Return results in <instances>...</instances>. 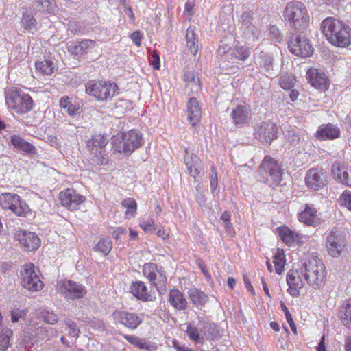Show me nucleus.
I'll return each instance as SVG.
<instances>
[{
    "mask_svg": "<svg viewBox=\"0 0 351 351\" xmlns=\"http://www.w3.org/2000/svg\"><path fill=\"white\" fill-rule=\"evenodd\" d=\"M12 331L10 329L3 330L0 334V350H6L11 345Z\"/></svg>",
    "mask_w": 351,
    "mask_h": 351,
    "instance_id": "a18cd8bd",
    "label": "nucleus"
},
{
    "mask_svg": "<svg viewBox=\"0 0 351 351\" xmlns=\"http://www.w3.org/2000/svg\"><path fill=\"white\" fill-rule=\"evenodd\" d=\"M321 28L327 40L333 45L345 47L351 44V29L342 21L328 17L322 22Z\"/></svg>",
    "mask_w": 351,
    "mask_h": 351,
    "instance_id": "f257e3e1",
    "label": "nucleus"
},
{
    "mask_svg": "<svg viewBox=\"0 0 351 351\" xmlns=\"http://www.w3.org/2000/svg\"><path fill=\"white\" fill-rule=\"evenodd\" d=\"M35 66L37 71L47 75H51L54 72L55 63L49 60H45L40 62H36Z\"/></svg>",
    "mask_w": 351,
    "mask_h": 351,
    "instance_id": "a19ab883",
    "label": "nucleus"
},
{
    "mask_svg": "<svg viewBox=\"0 0 351 351\" xmlns=\"http://www.w3.org/2000/svg\"><path fill=\"white\" fill-rule=\"evenodd\" d=\"M21 23L23 27L29 32L36 29V21L33 16L31 9H26L23 12V17L21 19Z\"/></svg>",
    "mask_w": 351,
    "mask_h": 351,
    "instance_id": "58836bf2",
    "label": "nucleus"
},
{
    "mask_svg": "<svg viewBox=\"0 0 351 351\" xmlns=\"http://www.w3.org/2000/svg\"><path fill=\"white\" fill-rule=\"evenodd\" d=\"M270 38L275 41L280 42L282 39L279 29L276 25H271L268 29Z\"/></svg>",
    "mask_w": 351,
    "mask_h": 351,
    "instance_id": "6e6d98bb",
    "label": "nucleus"
},
{
    "mask_svg": "<svg viewBox=\"0 0 351 351\" xmlns=\"http://www.w3.org/2000/svg\"><path fill=\"white\" fill-rule=\"evenodd\" d=\"M130 289L133 295L143 302L152 301L154 298L142 281L133 282Z\"/></svg>",
    "mask_w": 351,
    "mask_h": 351,
    "instance_id": "bb28decb",
    "label": "nucleus"
},
{
    "mask_svg": "<svg viewBox=\"0 0 351 351\" xmlns=\"http://www.w3.org/2000/svg\"><path fill=\"white\" fill-rule=\"evenodd\" d=\"M283 17L289 26L299 33H304L308 27L310 16L305 5L300 1L288 2L283 10Z\"/></svg>",
    "mask_w": 351,
    "mask_h": 351,
    "instance_id": "f03ea898",
    "label": "nucleus"
},
{
    "mask_svg": "<svg viewBox=\"0 0 351 351\" xmlns=\"http://www.w3.org/2000/svg\"><path fill=\"white\" fill-rule=\"evenodd\" d=\"M298 218L307 226H316L319 224L317 210L312 204H306L304 209L298 214Z\"/></svg>",
    "mask_w": 351,
    "mask_h": 351,
    "instance_id": "393cba45",
    "label": "nucleus"
},
{
    "mask_svg": "<svg viewBox=\"0 0 351 351\" xmlns=\"http://www.w3.org/2000/svg\"><path fill=\"white\" fill-rule=\"evenodd\" d=\"M252 10L243 13V34H245V38L249 40H254L255 36V26L252 24Z\"/></svg>",
    "mask_w": 351,
    "mask_h": 351,
    "instance_id": "7c9ffc66",
    "label": "nucleus"
},
{
    "mask_svg": "<svg viewBox=\"0 0 351 351\" xmlns=\"http://www.w3.org/2000/svg\"><path fill=\"white\" fill-rule=\"evenodd\" d=\"M340 128L332 123L322 124L316 132L315 136L319 141L333 140L340 136Z\"/></svg>",
    "mask_w": 351,
    "mask_h": 351,
    "instance_id": "4be33fe9",
    "label": "nucleus"
},
{
    "mask_svg": "<svg viewBox=\"0 0 351 351\" xmlns=\"http://www.w3.org/2000/svg\"><path fill=\"white\" fill-rule=\"evenodd\" d=\"M113 317L116 322L123 325L130 330L137 328L144 319V315L143 313H136L125 311H116L113 313Z\"/></svg>",
    "mask_w": 351,
    "mask_h": 351,
    "instance_id": "4468645a",
    "label": "nucleus"
},
{
    "mask_svg": "<svg viewBox=\"0 0 351 351\" xmlns=\"http://www.w3.org/2000/svg\"><path fill=\"white\" fill-rule=\"evenodd\" d=\"M149 62H150V64L152 65L154 69L158 70L160 69V57L156 52H153L152 53V56L149 60Z\"/></svg>",
    "mask_w": 351,
    "mask_h": 351,
    "instance_id": "680f3d73",
    "label": "nucleus"
},
{
    "mask_svg": "<svg viewBox=\"0 0 351 351\" xmlns=\"http://www.w3.org/2000/svg\"><path fill=\"white\" fill-rule=\"evenodd\" d=\"M143 143L141 132L136 130H130L128 132L118 133L112 137L114 149L125 155H130Z\"/></svg>",
    "mask_w": 351,
    "mask_h": 351,
    "instance_id": "20e7f679",
    "label": "nucleus"
},
{
    "mask_svg": "<svg viewBox=\"0 0 351 351\" xmlns=\"http://www.w3.org/2000/svg\"><path fill=\"white\" fill-rule=\"evenodd\" d=\"M140 227L147 232H152L156 229L153 219L142 221L140 223Z\"/></svg>",
    "mask_w": 351,
    "mask_h": 351,
    "instance_id": "13d9d810",
    "label": "nucleus"
},
{
    "mask_svg": "<svg viewBox=\"0 0 351 351\" xmlns=\"http://www.w3.org/2000/svg\"><path fill=\"white\" fill-rule=\"evenodd\" d=\"M346 246V235L340 230H332L326 238V247L332 257L339 256Z\"/></svg>",
    "mask_w": 351,
    "mask_h": 351,
    "instance_id": "ddd939ff",
    "label": "nucleus"
},
{
    "mask_svg": "<svg viewBox=\"0 0 351 351\" xmlns=\"http://www.w3.org/2000/svg\"><path fill=\"white\" fill-rule=\"evenodd\" d=\"M340 204L351 211V191L346 190L339 198Z\"/></svg>",
    "mask_w": 351,
    "mask_h": 351,
    "instance_id": "3c124183",
    "label": "nucleus"
},
{
    "mask_svg": "<svg viewBox=\"0 0 351 351\" xmlns=\"http://www.w3.org/2000/svg\"><path fill=\"white\" fill-rule=\"evenodd\" d=\"M331 170L334 179L344 185L351 186V179L349 178L347 169L343 162L334 163Z\"/></svg>",
    "mask_w": 351,
    "mask_h": 351,
    "instance_id": "cd10ccee",
    "label": "nucleus"
},
{
    "mask_svg": "<svg viewBox=\"0 0 351 351\" xmlns=\"http://www.w3.org/2000/svg\"><path fill=\"white\" fill-rule=\"evenodd\" d=\"M168 301L178 311H184L188 308V302L184 295L178 289H171L168 295Z\"/></svg>",
    "mask_w": 351,
    "mask_h": 351,
    "instance_id": "a878e982",
    "label": "nucleus"
},
{
    "mask_svg": "<svg viewBox=\"0 0 351 351\" xmlns=\"http://www.w3.org/2000/svg\"><path fill=\"white\" fill-rule=\"evenodd\" d=\"M186 45L191 53L195 55L198 51L197 35L195 33V27L190 26L186 32Z\"/></svg>",
    "mask_w": 351,
    "mask_h": 351,
    "instance_id": "4c0bfd02",
    "label": "nucleus"
},
{
    "mask_svg": "<svg viewBox=\"0 0 351 351\" xmlns=\"http://www.w3.org/2000/svg\"><path fill=\"white\" fill-rule=\"evenodd\" d=\"M305 184L309 189L319 191L326 184V174L322 169H311L306 174Z\"/></svg>",
    "mask_w": 351,
    "mask_h": 351,
    "instance_id": "a211bd4d",
    "label": "nucleus"
},
{
    "mask_svg": "<svg viewBox=\"0 0 351 351\" xmlns=\"http://www.w3.org/2000/svg\"><path fill=\"white\" fill-rule=\"evenodd\" d=\"M95 42L93 40L84 39L71 43L68 46V51L71 55L79 58L88 53L94 47Z\"/></svg>",
    "mask_w": 351,
    "mask_h": 351,
    "instance_id": "412c9836",
    "label": "nucleus"
},
{
    "mask_svg": "<svg viewBox=\"0 0 351 351\" xmlns=\"http://www.w3.org/2000/svg\"><path fill=\"white\" fill-rule=\"evenodd\" d=\"M43 319H44L45 322L49 324H54L58 320V315L54 314L52 312H47L45 314Z\"/></svg>",
    "mask_w": 351,
    "mask_h": 351,
    "instance_id": "052dcab7",
    "label": "nucleus"
},
{
    "mask_svg": "<svg viewBox=\"0 0 351 351\" xmlns=\"http://www.w3.org/2000/svg\"><path fill=\"white\" fill-rule=\"evenodd\" d=\"M33 8L36 12H53L56 9L54 0H34Z\"/></svg>",
    "mask_w": 351,
    "mask_h": 351,
    "instance_id": "e433bc0d",
    "label": "nucleus"
},
{
    "mask_svg": "<svg viewBox=\"0 0 351 351\" xmlns=\"http://www.w3.org/2000/svg\"><path fill=\"white\" fill-rule=\"evenodd\" d=\"M306 77L311 86L318 90H326L328 87V78L317 69H309L306 72Z\"/></svg>",
    "mask_w": 351,
    "mask_h": 351,
    "instance_id": "aec40b11",
    "label": "nucleus"
},
{
    "mask_svg": "<svg viewBox=\"0 0 351 351\" xmlns=\"http://www.w3.org/2000/svg\"><path fill=\"white\" fill-rule=\"evenodd\" d=\"M231 117L233 123L236 125H239L241 123V106L237 104V107L234 108L231 113Z\"/></svg>",
    "mask_w": 351,
    "mask_h": 351,
    "instance_id": "864d4df0",
    "label": "nucleus"
},
{
    "mask_svg": "<svg viewBox=\"0 0 351 351\" xmlns=\"http://www.w3.org/2000/svg\"><path fill=\"white\" fill-rule=\"evenodd\" d=\"M188 119L190 123L195 126L199 123L202 111L195 97H191L187 103Z\"/></svg>",
    "mask_w": 351,
    "mask_h": 351,
    "instance_id": "c85d7f7f",
    "label": "nucleus"
},
{
    "mask_svg": "<svg viewBox=\"0 0 351 351\" xmlns=\"http://www.w3.org/2000/svg\"><path fill=\"white\" fill-rule=\"evenodd\" d=\"M8 107L18 114H25L32 110L33 100L29 94L16 87H11L5 92Z\"/></svg>",
    "mask_w": 351,
    "mask_h": 351,
    "instance_id": "423d86ee",
    "label": "nucleus"
},
{
    "mask_svg": "<svg viewBox=\"0 0 351 351\" xmlns=\"http://www.w3.org/2000/svg\"><path fill=\"white\" fill-rule=\"evenodd\" d=\"M260 65L266 70V71L269 72L272 69V64L273 59L271 56L262 53L260 56Z\"/></svg>",
    "mask_w": 351,
    "mask_h": 351,
    "instance_id": "de8ad7c7",
    "label": "nucleus"
},
{
    "mask_svg": "<svg viewBox=\"0 0 351 351\" xmlns=\"http://www.w3.org/2000/svg\"><path fill=\"white\" fill-rule=\"evenodd\" d=\"M184 163L188 173L194 178L199 176L202 171L201 160L194 154L189 153L188 149H185Z\"/></svg>",
    "mask_w": 351,
    "mask_h": 351,
    "instance_id": "5701e85b",
    "label": "nucleus"
},
{
    "mask_svg": "<svg viewBox=\"0 0 351 351\" xmlns=\"http://www.w3.org/2000/svg\"><path fill=\"white\" fill-rule=\"evenodd\" d=\"M185 90L189 95L197 94L201 90L199 80L197 78L193 82L186 84Z\"/></svg>",
    "mask_w": 351,
    "mask_h": 351,
    "instance_id": "49530a36",
    "label": "nucleus"
},
{
    "mask_svg": "<svg viewBox=\"0 0 351 351\" xmlns=\"http://www.w3.org/2000/svg\"><path fill=\"white\" fill-rule=\"evenodd\" d=\"M16 236L21 247L27 251L35 250L40 246V239L34 232L19 230L16 232Z\"/></svg>",
    "mask_w": 351,
    "mask_h": 351,
    "instance_id": "6ab92c4d",
    "label": "nucleus"
},
{
    "mask_svg": "<svg viewBox=\"0 0 351 351\" xmlns=\"http://www.w3.org/2000/svg\"><path fill=\"white\" fill-rule=\"evenodd\" d=\"M59 105L69 116H75L81 112L80 105L73 104L68 96L62 97L60 99Z\"/></svg>",
    "mask_w": 351,
    "mask_h": 351,
    "instance_id": "c9c22d12",
    "label": "nucleus"
},
{
    "mask_svg": "<svg viewBox=\"0 0 351 351\" xmlns=\"http://www.w3.org/2000/svg\"><path fill=\"white\" fill-rule=\"evenodd\" d=\"M193 4L191 3L189 1H188L185 3L184 6V12L188 13L189 15L193 14Z\"/></svg>",
    "mask_w": 351,
    "mask_h": 351,
    "instance_id": "774afa93",
    "label": "nucleus"
},
{
    "mask_svg": "<svg viewBox=\"0 0 351 351\" xmlns=\"http://www.w3.org/2000/svg\"><path fill=\"white\" fill-rule=\"evenodd\" d=\"M186 333L189 339L196 343H202L204 338L216 339L221 337L222 332L213 322L199 321L197 326L195 322L188 324Z\"/></svg>",
    "mask_w": 351,
    "mask_h": 351,
    "instance_id": "39448f33",
    "label": "nucleus"
},
{
    "mask_svg": "<svg viewBox=\"0 0 351 351\" xmlns=\"http://www.w3.org/2000/svg\"><path fill=\"white\" fill-rule=\"evenodd\" d=\"M0 205L4 210H10L19 217H25L29 212L27 204L16 193H5L0 195Z\"/></svg>",
    "mask_w": 351,
    "mask_h": 351,
    "instance_id": "9b49d317",
    "label": "nucleus"
},
{
    "mask_svg": "<svg viewBox=\"0 0 351 351\" xmlns=\"http://www.w3.org/2000/svg\"><path fill=\"white\" fill-rule=\"evenodd\" d=\"M339 317L343 324L351 330V299L341 304L339 310Z\"/></svg>",
    "mask_w": 351,
    "mask_h": 351,
    "instance_id": "72a5a7b5",
    "label": "nucleus"
},
{
    "mask_svg": "<svg viewBox=\"0 0 351 351\" xmlns=\"http://www.w3.org/2000/svg\"><path fill=\"white\" fill-rule=\"evenodd\" d=\"M65 324L68 327L69 335L73 337H78L80 333V329L77 326V324L74 321L71 319L65 320Z\"/></svg>",
    "mask_w": 351,
    "mask_h": 351,
    "instance_id": "8fccbe9b",
    "label": "nucleus"
},
{
    "mask_svg": "<svg viewBox=\"0 0 351 351\" xmlns=\"http://www.w3.org/2000/svg\"><path fill=\"white\" fill-rule=\"evenodd\" d=\"M130 38L136 46H141L142 36L140 31L134 32L132 34H131Z\"/></svg>",
    "mask_w": 351,
    "mask_h": 351,
    "instance_id": "e2e57ef3",
    "label": "nucleus"
},
{
    "mask_svg": "<svg viewBox=\"0 0 351 351\" xmlns=\"http://www.w3.org/2000/svg\"><path fill=\"white\" fill-rule=\"evenodd\" d=\"M138 348L146 351H154L157 349V346L154 343L142 339Z\"/></svg>",
    "mask_w": 351,
    "mask_h": 351,
    "instance_id": "5fc2aeb1",
    "label": "nucleus"
},
{
    "mask_svg": "<svg viewBox=\"0 0 351 351\" xmlns=\"http://www.w3.org/2000/svg\"><path fill=\"white\" fill-rule=\"evenodd\" d=\"M12 145L16 149L28 154H36V148L31 143L25 141L23 138L17 135L10 137Z\"/></svg>",
    "mask_w": 351,
    "mask_h": 351,
    "instance_id": "473e14b6",
    "label": "nucleus"
},
{
    "mask_svg": "<svg viewBox=\"0 0 351 351\" xmlns=\"http://www.w3.org/2000/svg\"><path fill=\"white\" fill-rule=\"evenodd\" d=\"M279 237L285 244L290 246L301 245L304 242L305 239L303 235L287 227L280 228Z\"/></svg>",
    "mask_w": 351,
    "mask_h": 351,
    "instance_id": "b1692460",
    "label": "nucleus"
},
{
    "mask_svg": "<svg viewBox=\"0 0 351 351\" xmlns=\"http://www.w3.org/2000/svg\"><path fill=\"white\" fill-rule=\"evenodd\" d=\"M121 205L127 208L125 212V216L127 218L130 219L134 217L137 209V204L134 199L126 198L122 201Z\"/></svg>",
    "mask_w": 351,
    "mask_h": 351,
    "instance_id": "c03bdc74",
    "label": "nucleus"
},
{
    "mask_svg": "<svg viewBox=\"0 0 351 351\" xmlns=\"http://www.w3.org/2000/svg\"><path fill=\"white\" fill-rule=\"evenodd\" d=\"M143 273L160 294L165 293L167 278L162 267L154 263H147L143 265Z\"/></svg>",
    "mask_w": 351,
    "mask_h": 351,
    "instance_id": "1a4fd4ad",
    "label": "nucleus"
},
{
    "mask_svg": "<svg viewBox=\"0 0 351 351\" xmlns=\"http://www.w3.org/2000/svg\"><path fill=\"white\" fill-rule=\"evenodd\" d=\"M258 173L264 182L270 186L278 185L282 178L280 165L270 156H265L259 167Z\"/></svg>",
    "mask_w": 351,
    "mask_h": 351,
    "instance_id": "0eeeda50",
    "label": "nucleus"
},
{
    "mask_svg": "<svg viewBox=\"0 0 351 351\" xmlns=\"http://www.w3.org/2000/svg\"><path fill=\"white\" fill-rule=\"evenodd\" d=\"M278 128L271 122H263L254 130V137L263 144H270L278 138Z\"/></svg>",
    "mask_w": 351,
    "mask_h": 351,
    "instance_id": "2eb2a0df",
    "label": "nucleus"
},
{
    "mask_svg": "<svg viewBox=\"0 0 351 351\" xmlns=\"http://www.w3.org/2000/svg\"><path fill=\"white\" fill-rule=\"evenodd\" d=\"M91 160L97 165H105L108 162V158L104 149L89 152Z\"/></svg>",
    "mask_w": 351,
    "mask_h": 351,
    "instance_id": "79ce46f5",
    "label": "nucleus"
},
{
    "mask_svg": "<svg viewBox=\"0 0 351 351\" xmlns=\"http://www.w3.org/2000/svg\"><path fill=\"white\" fill-rule=\"evenodd\" d=\"M94 251L108 255L112 250V241L110 238L101 239L93 247Z\"/></svg>",
    "mask_w": 351,
    "mask_h": 351,
    "instance_id": "37998d69",
    "label": "nucleus"
},
{
    "mask_svg": "<svg viewBox=\"0 0 351 351\" xmlns=\"http://www.w3.org/2000/svg\"><path fill=\"white\" fill-rule=\"evenodd\" d=\"M57 290L64 298L68 300L83 298L87 293L84 285L71 280H64L58 282Z\"/></svg>",
    "mask_w": 351,
    "mask_h": 351,
    "instance_id": "f8f14e48",
    "label": "nucleus"
},
{
    "mask_svg": "<svg viewBox=\"0 0 351 351\" xmlns=\"http://www.w3.org/2000/svg\"><path fill=\"white\" fill-rule=\"evenodd\" d=\"M21 285L25 289L30 291H38L44 287V283L40 280V274L35 265L29 263L24 265L20 271Z\"/></svg>",
    "mask_w": 351,
    "mask_h": 351,
    "instance_id": "6e6552de",
    "label": "nucleus"
},
{
    "mask_svg": "<svg viewBox=\"0 0 351 351\" xmlns=\"http://www.w3.org/2000/svg\"><path fill=\"white\" fill-rule=\"evenodd\" d=\"M280 306H281L282 310L285 313V317H286L287 322H291L292 320H293L292 319L291 315L290 312L289 311L288 308L286 307L285 304L282 302H281V303H280Z\"/></svg>",
    "mask_w": 351,
    "mask_h": 351,
    "instance_id": "338daca9",
    "label": "nucleus"
},
{
    "mask_svg": "<svg viewBox=\"0 0 351 351\" xmlns=\"http://www.w3.org/2000/svg\"><path fill=\"white\" fill-rule=\"evenodd\" d=\"M301 273L307 283L314 289H319L324 285L326 272L321 258L311 256L306 259L301 267Z\"/></svg>",
    "mask_w": 351,
    "mask_h": 351,
    "instance_id": "7ed1b4c3",
    "label": "nucleus"
},
{
    "mask_svg": "<svg viewBox=\"0 0 351 351\" xmlns=\"http://www.w3.org/2000/svg\"><path fill=\"white\" fill-rule=\"evenodd\" d=\"M285 261L284 251L279 248L277 249L273 258V263L274 264L276 272L277 274H282L284 270Z\"/></svg>",
    "mask_w": 351,
    "mask_h": 351,
    "instance_id": "ea45409f",
    "label": "nucleus"
},
{
    "mask_svg": "<svg viewBox=\"0 0 351 351\" xmlns=\"http://www.w3.org/2000/svg\"><path fill=\"white\" fill-rule=\"evenodd\" d=\"M188 296L192 304L197 307L204 306L208 300L207 295L201 290L195 288L189 289Z\"/></svg>",
    "mask_w": 351,
    "mask_h": 351,
    "instance_id": "f704fd0d",
    "label": "nucleus"
},
{
    "mask_svg": "<svg viewBox=\"0 0 351 351\" xmlns=\"http://www.w3.org/2000/svg\"><path fill=\"white\" fill-rule=\"evenodd\" d=\"M173 347L177 350V351H189V348L185 346L184 344L180 343L178 341L173 340Z\"/></svg>",
    "mask_w": 351,
    "mask_h": 351,
    "instance_id": "0e129e2a",
    "label": "nucleus"
},
{
    "mask_svg": "<svg viewBox=\"0 0 351 351\" xmlns=\"http://www.w3.org/2000/svg\"><path fill=\"white\" fill-rule=\"evenodd\" d=\"M86 93L98 100H105L114 95L117 86L108 82L90 80L85 84Z\"/></svg>",
    "mask_w": 351,
    "mask_h": 351,
    "instance_id": "9d476101",
    "label": "nucleus"
},
{
    "mask_svg": "<svg viewBox=\"0 0 351 351\" xmlns=\"http://www.w3.org/2000/svg\"><path fill=\"white\" fill-rule=\"evenodd\" d=\"M183 80L186 84L193 82L196 80L195 75L194 73L189 69V68L185 69L184 71Z\"/></svg>",
    "mask_w": 351,
    "mask_h": 351,
    "instance_id": "bf43d9fd",
    "label": "nucleus"
},
{
    "mask_svg": "<svg viewBox=\"0 0 351 351\" xmlns=\"http://www.w3.org/2000/svg\"><path fill=\"white\" fill-rule=\"evenodd\" d=\"M289 48L297 56L308 57L313 53V47L308 40L301 35H296L289 41Z\"/></svg>",
    "mask_w": 351,
    "mask_h": 351,
    "instance_id": "f3484780",
    "label": "nucleus"
},
{
    "mask_svg": "<svg viewBox=\"0 0 351 351\" xmlns=\"http://www.w3.org/2000/svg\"><path fill=\"white\" fill-rule=\"evenodd\" d=\"M173 347L177 350V351H189V348L185 346L184 344L180 343L178 341L173 340Z\"/></svg>",
    "mask_w": 351,
    "mask_h": 351,
    "instance_id": "69168bd1",
    "label": "nucleus"
},
{
    "mask_svg": "<svg viewBox=\"0 0 351 351\" xmlns=\"http://www.w3.org/2000/svg\"><path fill=\"white\" fill-rule=\"evenodd\" d=\"M301 140L299 132L295 130H291L288 134V141L293 146L297 145Z\"/></svg>",
    "mask_w": 351,
    "mask_h": 351,
    "instance_id": "4d7b16f0",
    "label": "nucleus"
},
{
    "mask_svg": "<svg viewBox=\"0 0 351 351\" xmlns=\"http://www.w3.org/2000/svg\"><path fill=\"white\" fill-rule=\"evenodd\" d=\"M59 199L62 206L70 210H76L85 201L86 197L77 193L73 189H66L60 193Z\"/></svg>",
    "mask_w": 351,
    "mask_h": 351,
    "instance_id": "dca6fc26",
    "label": "nucleus"
},
{
    "mask_svg": "<svg viewBox=\"0 0 351 351\" xmlns=\"http://www.w3.org/2000/svg\"><path fill=\"white\" fill-rule=\"evenodd\" d=\"M293 80L294 79L292 75L287 74L281 76L280 80V86L285 90H290L294 86Z\"/></svg>",
    "mask_w": 351,
    "mask_h": 351,
    "instance_id": "09e8293b",
    "label": "nucleus"
},
{
    "mask_svg": "<svg viewBox=\"0 0 351 351\" xmlns=\"http://www.w3.org/2000/svg\"><path fill=\"white\" fill-rule=\"evenodd\" d=\"M210 186L212 193H214L218 186L217 173L215 167L213 165L210 168Z\"/></svg>",
    "mask_w": 351,
    "mask_h": 351,
    "instance_id": "603ef678",
    "label": "nucleus"
},
{
    "mask_svg": "<svg viewBox=\"0 0 351 351\" xmlns=\"http://www.w3.org/2000/svg\"><path fill=\"white\" fill-rule=\"evenodd\" d=\"M287 282L289 287L288 291L292 295L296 296L299 295V289L303 285V281L298 271H290L287 276Z\"/></svg>",
    "mask_w": 351,
    "mask_h": 351,
    "instance_id": "c756f323",
    "label": "nucleus"
},
{
    "mask_svg": "<svg viewBox=\"0 0 351 351\" xmlns=\"http://www.w3.org/2000/svg\"><path fill=\"white\" fill-rule=\"evenodd\" d=\"M108 142V140L104 135L100 134H95L86 141V147L88 152L104 149Z\"/></svg>",
    "mask_w": 351,
    "mask_h": 351,
    "instance_id": "2f4dec72",
    "label": "nucleus"
}]
</instances>
